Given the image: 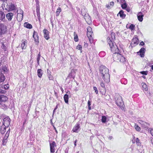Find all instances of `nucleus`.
Here are the masks:
<instances>
[{
  "instance_id": "nucleus-1",
  "label": "nucleus",
  "mask_w": 153,
  "mask_h": 153,
  "mask_svg": "<svg viewBox=\"0 0 153 153\" xmlns=\"http://www.w3.org/2000/svg\"><path fill=\"white\" fill-rule=\"evenodd\" d=\"M100 76L102 79L106 82L109 81V75L108 73V70L106 67L102 66L100 67Z\"/></svg>"
},
{
  "instance_id": "nucleus-2",
  "label": "nucleus",
  "mask_w": 153,
  "mask_h": 153,
  "mask_svg": "<svg viewBox=\"0 0 153 153\" xmlns=\"http://www.w3.org/2000/svg\"><path fill=\"white\" fill-rule=\"evenodd\" d=\"M113 57L114 60L117 62H123L125 61V57L118 53H114L113 55Z\"/></svg>"
},
{
  "instance_id": "nucleus-3",
  "label": "nucleus",
  "mask_w": 153,
  "mask_h": 153,
  "mask_svg": "<svg viewBox=\"0 0 153 153\" xmlns=\"http://www.w3.org/2000/svg\"><path fill=\"white\" fill-rule=\"evenodd\" d=\"M115 99L118 106L122 107L124 105V103L122 97L119 94H115Z\"/></svg>"
},
{
  "instance_id": "nucleus-4",
  "label": "nucleus",
  "mask_w": 153,
  "mask_h": 153,
  "mask_svg": "<svg viewBox=\"0 0 153 153\" xmlns=\"http://www.w3.org/2000/svg\"><path fill=\"white\" fill-rule=\"evenodd\" d=\"M108 42L112 51L114 53H117V52H118V50L117 45L115 44H114L109 38L108 39Z\"/></svg>"
},
{
  "instance_id": "nucleus-5",
  "label": "nucleus",
  "mask_w": 153,
  "mask_h": 153,
  "mask_svg": "<svg viewBox=\"0 0 153 153\" xmlns=\"http://www.w3.org/2000/svg\"><path fill=\"white\" fill-rule=\"evenodd\" d=\"M87 36L89 39L90 43H92L93 42V39L92 37L93 34V32L92 31V29L90 27H87Z\"/></svg>"
},
{
  "instance_id": "nucleus-6",
  "label": "nucleus",
  "mask_w": 153,
  "mask_h": 153,
  "mask_svg": "<svg viewBox=\"0 0 153 153\" xmlns=\"http://www.w3.org/2000/svg\"><path fill=\"white\" fill-rule=\"evenodd\" d=\"M5 9L9 11H10L14 10L15 9V6L14 4L12 3H9L7 4L5 7Z\"/></svg>"
},
{
  "instance_id": "nucleus-7",
  "label": "nucleus",
  "mask_w": 153,
  "mask_h": 153,
  "mask_svg": "<svg viewBox=\"0 0 153 153\" xmlns=\"http://www.w3.org/2000/svg\"><path fill=\"white\" fill-rule=\"evenodd\" d=\"M6 26L2 23H0V37L5 33L7 30Z\"/></svg>"
},
{
  "instance_id": "nucleus-8",
  "label": "nucleus",
  "mask_w": 153,
  "mask_h": 153,
  "mask_svg": "<svg viewBox=\"0 0 153 153\" xmlns=\"http://www.w3.org/2000/svg\"><path fill=\"white\" fill-rule=\"evenodd\" d=\"M10 120L8 117H5L3 120V123L5 126L8 127L10 125Z\"/></svg>"
},
{
  "instance_id": "nucleus-9",
  "label": "nucleus",
  "mask_w": 153,
  "mask_h": 153,
  "mask_svg": "<svg viewBox=\"0 0 153 153\" xmlns=\"http://www.w3.org/2000/svg\"><path fill=\"white\" fill-rule=\"evenodd\" d=\"M86 10L84 9L83 10H81V12L82 13V16L84 17V18L85 20L86 21H89L90 20V17L88 16V13H85L84 12H86Z\"/></svg>"
},
{
  "instance_id": "nucleus-10",
  "label": "nucleus",
  "mask_w": 153,
  "mask_h": 153,
  "mask_svg": "<svg viewBox=\"0 0 153 153\" xmlns=\"http://www.w3.org/2000/svg\"><path fill=\"white\" fill-rule=\"evenodd\" d=\"M138 122L141 125L142 127L144 128H148L149 125V124L148 123L142 120H139Z\"/></svg>"
},
{
  "instance_id": "nucleus-11",
  "label": "nucleus",
  "mask_w": 153,
  "mask_h": 153,
  "mask_svg": "<svg viewBox=\"0 0 153 153\" xmlns=\"http://www.w3.org/2000/svg\"><path fill=\"white\" fill-rule=\"evenodd\" d=\"M33 37L36 44H38L39 42V38L37 32L34 31L33 35Z\"/></svg>"
},
{
  "instance_id": "nucleus-12",
  "label": "nucleus",
  "mask_w": 153,
  "mask_h": 153,
  "mask_svg": "<svg viewBox=\"0 0 153 153\" xmlns=\"http://www.w3.org/2000/svg\"><path fill=\"white\" fill-rule=\"evenodd\" d=\"M50 151L51 153H54L55 152V146H56V143L55 142L53 141L52 143L50 144Z\"/></svg>"
},
{
  "instance_id": "nucleus-13",
  "label": "nucleus",
  "mask_w": 153,
  "mask_h": 153,
  "mask_svg": "<svg viewBox=\"0 0 153 153\" xmlns=\"http://www.w3.org/2000/svg\"><path fill=\"white\" fill-rule=\"evenodd\" d=\"M19 13H18L17 18L19 21H21L22 20L23 18V11L20 10Z\"/></svg>"
},
{
  "instance_id": "nucleus-14",
  "label": "nucleus",
  "mask_w": 153,
  "mask_h": 153,
  "mask_svg": "<svg viewBox=\"0 0 153 153\" xmlns=\"http://www.w3.org/2000/svg\"><path fill=\"white\" fill-rule=\"evenodd\" d=\"M44 37L46 39L48 40L49 38L48 31L46 29H44L43 30Z\"/></svg>"
},
{
  "instance_id": "nucleus-15",
  "label": "nucleus",
  "mask_w": 153,
  "mask_h": 153,
  "mask_svg": "<svg viewBox=\"0 0 153 153\" xmlns=\"http://www.w3.org/2000/svg\"><path fill=\"white\" fill-rule=\"evenodd\" d=\"M138 43V39L136 37L132 39L131 43V45L133 46L137 45Z\"/></svg>"
},
{
  "instance_id": "nucleus-16",
  "label": "nucleus",
  "mask_w": 153,
  "mask_h": 153,
  "mask_svg": "<svg viewBox=\"0 0 153 153\" xmlns=\"http://www.w3.org/2000/svg\"><path fill=\"white\" fill-rule=\"evenodd\" d=\"M144 15L141 12H139L137 14V18L139 21L142 22Z\"/></svg>"
},
{
  "instance_id": "nucleus-17",
  "label": "nucleus",
  "mask_w": 153,
  "mask_h": 153,
  "mask_svg": "<svg viewBox=\"0 0 153 153\" xmlns=\"http://www.w3.org/2000/svg\"><path fill=\"white\" fill-rule=\"evenodd\" d=\"M5 14L2 11L0 10V21H4L5 18Z\"/></svg>"
},
{
  "instance_id": "nucleus-18",
  "label": "nucleus",
  "mask_w": 153,
  "mask_h": 153,
  "mask_svg": "<svg viewBox=\"0 0 153 153\" xmlns=\"http://www.w3.org/2000/svg\"><path fill=\"white\" fill-rule=\"evenodd\" d=\"M13 13H9L7 14L6 17L9 21H11L13 17Z\"/></svg>"
},
{
  "instance_id": "nucleus-19",
  "label": "nucleus",
  "mask_w": 153,
  "mask_h": 153,
  "mask_svg": "<svg viewBox=\"0 0 153 153\" xmlns=\"http://www.w3.org/2000/svg\"><path fill=\"white\" fill-rule=\"evenodd\" d=\"M27 42L26 40H22L21 44V47L22 49H25L27 47Z\"/></svg>"
},
{
  "instance_id": "nucleus-20",
  "label": "nucleus",
  "mask_w": 153,
  "mask_h": 153,
  "mask_svg": "<svg viewBox=\"0 0 153 153\" xmlns=\"http://www.w3.org/2000/svg\"><path fill=\"white\" fill-rule=\"evenodd\" d=\"M7 100V97L3 95H0V101L5 102Z\"/></svg>"
},
{
  "instance_id": "nucleus-21",
  "label": "nucleus",
  "mask_w": 153,
  "mask_h": 153,
  "mask_svg": "<svg viewBox=\"0 0 153 153\" xmlns=\"http://www.w3.org/2000/svg\"><path fill=\"white\" fill-rule=\"evenodd\" d=\"M119 14L120 15V17L123 19L126 16V14L124 13L123 11L122 10H120L118 14H117V16H118Z\"/></svg>"
},
{
  "instance_id": "nucleus-22",
  "label": "nucleus",
  "mask_w": 153,
  "mask_h": 153,
  "mask_svg": "<svg viewBox=\"0 0 153 153\" xmlns=\"http://www.w3.org/2000/svg\"><path fill=\"white\" fill-rule=\"evenodd\" d=\"M5 80V77L4 75L2 73L0 74V83L3 82Z\"/></svg>"
},
{
  "instance_id": "nucleus-23",
  "label": "nucleus",
  "mask_w": 153,
  "mask_h": 153,
  "mask_svg": "<svg viewBox=\"0 0 153 153\" xmlns=\"http://www.w3.org/2000/svg\"><path fill=\"white\" fill-rule=\"evenodd\" d=\"M79 128V124H76L73 128L72 131L74 132H78V130Z\"/></svg>"
},
{
  "instance_id": "nucleus-24",
  "label": "nucleus",
  "mask_w": 153,
  "mask_h": 153,
  "mask_svg": "<svg viewBox=\"0 0 153 153\" xmlns=\"http://www.w3.org/2000/svg\"><path fill=\"white\" fill-rule=\"evenodd\" d=\"M6 127L7 126H5L4 125H2L1 126L0 131L2 134H4L6 131Z\"/></svg>"
},
{
  "instance_id": "nucleus-25",
  "label": "nucleus",
  "mask_w": 153,
  "mask_h": 153,
  "mask_svg": "<svg viewBox=\"0 0 153 153\" xmlns=\"http://www.w3.org/2000/svg\"><path fill=\"white\" fill-rule=\"evenodd\" d=\"M145 49L144 48H142L139 51L140 55L141 57L144 56V53L145 52Z\"/></svg>"
},
{
  "instance_id": "nucleus-26",
  "label": "nucleus",
  "mask_w": 153,
  "mask_h": 153,
  "mask_svg": "<svg viewBox=\"0 0 153 153\" xmlns=\"http://www.w3.org/2000/svg\"><path fill=\"white\" fill-rule=\"evenodd\" d=\"M42 74V70L41 69H38L37 70V75L38 77L41 78Z\"/></svg>"
},
{
  "instance_id": "nucleus-27",
  "label": "nucleus",
  "mask_w": 153,
  "mask_h": 153,
  "mask_svg": "<svg viewBox=\"0 0 153 153\" xmlns=\"http://www.w3.org/2000/svg\"><path fill=\"white\" fill-rule=\"evenodd\" d=\"M24 26L26 28L29 29L31 28L32 27V26L31 24L27 22L24 23Z\"/></svg>"
},
{
  "instance_id": "nucleus-28",
  "label": "nucleus",
  "mask_w": 153,
  "mask_h": 153,
  "mask_svg": "<svg viewBox=\"0 0 153 153\" xmlns=\"http://www.w3.org/2000/svg\"><path fill=\"white\" fill-rule=\"evenodd\" d=\"M64 99L65 102L66 103H68V95L67 94H65L64 97Z\"/></svg>"
},
{
  "instance_id": "nucleus-29",
  "label": "nucleus",
  "mask_w": 153,
  "mask_h": 153,
  "mask_svg": "<svg viewBox=\"0 0 153 153\" xmlns=\"http://www.w3.org/2000/svg\"><path fill=\"white\" fill-rule=\"evenodd\" d=\"M111 39H110V38L109 37L107 39V40L108 39H109V38L111 40H114V39H115V34L114 33H111Z\"/></svg>"
},
{
  "instance_id": "nucleus-30",
  "label": "nucleus",
  "mask_w": 153,
  "mask_h": 153,
  "mask_svg": "<svg viewBox=\"0 0 153 153\" xmlns=\"http://www.w3.org/2000/svg\"><path fill=\"white\" fill-rule=\"evenodd\" d=\"M114 2L113 1L111 2L107 5L106 7L108 8H111L113 7L114 5Z\"/></svg>"
},
{
  "instance_id": "nucleus-31",
  "label": "nucleus",
  "mask_w": 153,
  "mask_h": 153,
  "mask_svg": "<svg viewBox=\"0 0 153 153\" xmlns=\"http://www.w3.org/2000/svg\"><path fill=\"white\" fill-rule=\"evenodd\" d=\"M143 88V89L145 90V91H147L148 90V87L147 85L144 83H142Z\"/></svg>"
},
{
  "instance_id": "nucleus-32",
  "label": "nucleus",
  "mask_w": 153,
  "mask_h": 153,
  "mask_svg": "<svg viewBox=\"0 0 153 153\" xmlns=\"http://www.w3.org/2000/svg\"><path fill=\"white\" fill-rule=\"evenodd\" d=\"M0 87L2 89H4L5 90H6L8 89L9 86H8L7 85H1Z\"/></svg>"
},
{
  "instance_id": "nucleus-33",
  "label": "nucleus",
  "mask_w": 153,
  "mask_h": 153,
  "mask_svg": "<svg viewBox=\"0 0 153 153\" xmlns=\"http://www.w3.org/2000/svg\"><path fill=\"white\" fill-rule=\"evenodd\" d=\"M61 8L59 7L58 8L56 12V16H58L59 15V14L61 12Z\"/></svg>"
},
{
  "instance_id": "nucleus-34",
  "label": "nucleus",
  "mask_w": 153,
  "mask_h": 153,
  "mask_svg": "<svg viewBox=\"0 0 153 153\" xmlns=\"http://www.w3.org/2000/svg\"><path fill=\"white\" fill-rule=\"evenodd\" d=\"M134 127L135 129L137 131H140L141 130V128L140 127H139L136 124H135Z\"/></svg>"
},
{
  "instance_id": "nucleus-35",
  "label": "nucleus",
  "mask_w": 153,
  "mask_h": 153,
  "mask_svg": "<svg viewBox=\"0 0 153 153\" xmlns=\"http://www.w3.org/2000/svg\"><path fill=\"white\" fill-rule=\"evenodd\" d=\"M39 6H37L36 9V11L37 13V16L38 17L40 16V12H39Z\"/></svg>"
},
{
  "instance_id": "nucleus-36",
  "label": "nucleus",
  "mask_w": 153,
  "mask_h": 153,
  "mask_svg": "<svg viewBox=\"0 0 153 153\" xmlns=\"http://www.w3.org/2000/svg\"><path fill=\"white\" fill-rule=\"evenodd\" d=\"M123 3L121 4V7L123 9H125L127 7L126 3L125 1Z\"/></svg>"
},
{
  "instance_id": "nucleus-37",
  "label": "nucleus",
  "mask_w": 153,
  "mask_h": 153,
  "mask_svg": "<svg viewBox=\"0 0 153 153\" xmlns=\"http://www.w3.org/2000/svg\"><path fill=\"white\" fill-rule=\"evenodd\" d=\"M136 142L137 145L139 146H140L141 144V142H140L138 138H136Z\"/></svg>"
},
{
  "instance_id": "nucleus-38",
  "label": "nucleus",
  "mask_w": 153,
  "mask_h": 153,
  "mask_svg": "<svg viewBox=\"0 0 153 153\" xmlns=\"http://www.w3.org/2000/svg\"><path fill=\"white\" fill-rule=\"evenodd\" d=\"M2 69L4 72L5 73L8 70L7 67L6 66H3L2 67Z\"/></svg>"
},
{
  "instance_id": "nucleus-39",
  "label": "nucleus",
  "mask_w": 153,
  "mask_h": 153,
  "mask_svg": "<svg viewBox=\"0 0 153 153\" xmlns=\"http://www.w3.org/2000/svg\"><path fill=\"white\" fill-rule=\"evenodd\" d=\"M76 33L74 32V40L76 42H77L78 40V36L77 35H76Z\"/></svg>"
},
{
  "instance_id": "nucleus-40",
  "label": "nucleus",
  "mask_w": 153,
  "mask_h": 153,
  "mask_svg": "<svg viewBox=\"0 0 153 153\" xmlns=\"http://www.w3.org/2000/svg\"><path fill=\"white\" fill-rule=\"evenodd\" d=\"M106 118L105 116H102V121L103 123H105L106 121Z\"/></svg>"
},
{
  "instance_id": "nucleus-41",
  "label": "nucleus",
  "mask_w": 153,
  "mask_h": 153,
  "mask_svg": "<svg viewBox=\"0 0 153 153\" xmlns=\"http://www.w3.org/2000/svg\"><path fill=\"white\" fill-rule=\"evenodd\" d=\"M47 76L49 80H52L53 79V76L51 75V74H48Z\"/></svg>"
},
{
  "instance_id": "nucleus-42",
  "label": "nucleus",
  "mask_w": 153,
  "mask_h": 153,
  "mask_svg": "<svg viewBox=\"0 0 153 153\" xmlns=\"http://www.w3.org/2000/svg\"><path fill=\"white\" fill-rule=\"evenodd\" d=\"M129 28L131 30H133L134 29V26L133 25L131 24L129 26Z\"/></svg>"
},
{
  "instance_id": "nucleus-43",
  "label": "nucleus",
  "mask_w": 153,
  "mask_h": 153,
  "mask_svg": "<svg viewBox=\"0 0 153 153\" xmlns=\"http://www.w3.org/2000/svg\"><path fill=\"white\" fill-rule=\"evenodd\" d=\"M76 49L81 50L82 49V46L81 45H78L76 47Z\"/></svg>"
},
{
  "instance_id": "nucleus-44",
  "label": "nucleus",
  "mask_w": 153,
  "mask_h": 153,
  "mask_svg": "<svg viewBox=\"0 0 153 153\" xmlns=\"http://www.w3.org/2000/svg\"><path fill=\"white\" fill-rule=\"evenodd\" d=\"M0 88V93L1 94H5L6 92V91L1 89Z\"/></svg>"
},
{
  "instance_id": "nucleus-45",
  "label": "nucleus",
  "mask_w": 153,
  "mask_h": 153,
  "mask_svg": "<svg viewBox=\"0 0 153 153\" xmlns=\"http://www.w3.org/2000/svg\"><path fill=\"white\" fill-rule=\"evenodd\" d=\"M93 89L94 90L95 92L97 94H98V91L97 88L96 87H94Z\"/></svg>"
},
{
  "instance_id": "nucleus-46",
  "label": "nucleus",
  "mask_w": 153,
  "mask_h": 153,
  "mask_svg": "<svg viewBox=\"0 0 153 153\" xmlns=\"http://www.w3.org/2000/svg\"><path fill=\"white\" fill-rule=\"evenodd\" d=\"M140 73L142 74L147 75V74L148 72L147 71H143L140 72Z\"/></svg>"
},
{
  "instance_id": "nucleus-47",
  "label": "nucleus",
  "mask_w": 153,
  "mask_h": 153,
  "mask_svg": "<svg viewBox=\"0 0 153 153\" xmlns=\"http://www.w3.org/2000/svg\"><path fill=\"white\" fill-rule=\"evenodd\" d=\"M1 47L2 49L4 50H5L7 48L6 46L3 43H2V46H1Z\"/></svg>"
},
{
  "instance_id": "nucleus-48",
  "label": "nucleus",
  "mask_w": 153,
  "mask_h": 153,
  "mask_svg": "<svg viewBox=\"0 0 153 153\" xmlns=\"http://www.w3.org/2000/svg\"><path fill=\"white\" fill-rule=\"evenodd\" d=\"M7 140L3 139L2 142H3V145H5L6 144V143L7 142Z\"/></svg>"
},
{
  "instance_id": "nucleus-49",
  "label": "nucleus",
  "mask_w": 153,
  "mask_h": 153,
  "mask_svg": "<svg viewBox=\"0 0 153 153\" xmlns=\"http://www.w3.org/2000/svg\"><path fill=\"white\" fill-rule=\"evenodd\" d=\"M149 131H150L151 134L153 136V129L152 128H149Z\"/></svg>"
},
{
  "instance_id": "nucleus-50",
  "label": "nucleus",
  "mask_w": 153,
  "mask_h": 153,
  "mask_svg": "<svg viewBox=\"0 0 153 153\" xmlns=\"http://www.w3.org/2000/svg\"><path fill=\"white\" fill-rule=\"evenodd\" d=\"M117 2H119L120 3L122 4L123 3H124L125 2V0H117Z\"/></svg>"
},
{
  "instance_id": "nucleus-51",
  "label": "nucleus",
  "mask_w": 153,
  "mask_h": 153,
  "mask_svg": "<svg viewBox=\"0 0 153 153\" xmlns=\"http://www.w3.org/2000/svg\"><path fill=\"white\" fill-rule=\"evenodd\" d=\"M40 57H38L37 58V64H38V65H39V60H40Z\"/></svg>"
},
{
  "instance_id": "nucleus-52",
  "label": "nucleus",
  "mask_w": 153,
  "mask_h": 153,
  "mask_svg": "<svg viewBox=\"0 0 153 153\" xmlns=\"http://www.w3.org/2000/svg\"><path fill=\"white\" fill-rule=\"evenodd\" d=\"M9 130L7 132L5 135V136H7V138L9 136V133L10 132V131H9Z\"/></svg>"
},
{
  "instance_id": "nucleus-53",
  "label": "nucleus",
  "mask_w": 153,
  "mask_h": 153,
  "mask_svg": "<svg viewBox=\"0 0 153 153\" xmlns=\"http://www.w3.org/2000/svg\"><path fill=\"white\" fill-rule=\"evenodd\" d=\"M91 101L90 100H88V106H90L91 105Z\"/></svg>"
},
{
  "instance_id": "nucleus-54",
  "label": "nucleus",
  "mask_w": 153,
  "mask_h": 153,
  "mask_svg": "<svg viewBox=\"0 0 153 153\" xmlns=\"http://www.w3.org/2000/svg\"><path fill=\"white\" fill-rule=\"evenodd\" d=\"M135 137H134L132 140V142L133 143H135Z\"/></svg>"
},
{
  "instance_id": "nucleus-55",
  "label": "nucleus",
  "mask_w": 153,
  "mask_h": 153,
  "mask_svg": "<svg viewBox=\"0 0 153 153\" xmlns=\"http://www.w3.org/2000/svg\"><path fill=\"white\" fill-rule=\"evenodd\" d=\"M100 85L102 87H104L105 86L104 83L102 82L100 83Z\"/></svg>"
},
{
  "instance_id": "nucleus-56",
  "label": "nucleus",
  "mask_w": 153,
  "mask_h": 153,
  "mask_svg": "<svg viewBox=\"0 0 153 153\" xmlns=\"http://www.w3.org/2000/svg\"><path fill=\"white\" fill-rule=\"evenodd\" d=\"M144 44V43L143 42V41H142L141 42H140V45H142V46Z\"/></svg>"
},
{
  "instance_id": "nucleus-57",
  "label": "nucleus",
  "mask_w": 153,
  "mask_h": 153,
  "mask_svg": "<svg viewBox=\"0 0 153 153\" xmlns=\"http://www.w3.org/2000/svg\"><path fill=\"white\" fill-rule=\"evenodd\" d=\"M47 73L48 74H51V72L48 69H47Z\"/></svg>"
},
{
  "instance_id": "nucleus-58",
  "label": "nucleus",
  "mask_w": 153,
  "mask_h": 153,
  "mask_svg": "<svg viewBox=\"0 0 153 153\" xmlns=\"http://www.w3.org/2000/svg\"><path fill=\"white\" fill-rule=\"evenodd\" d=\"M77 142V140H76L74 141V144L75 146H76V143Z\"/></svg>"
},
{
  "instance_id": "nucleus-59",
  "label": "nucleus",
  "mask_w": 153,
  "mask_h": 153,
  "mask_svg": "<svg viewBox=\"0 0 153 153\" xmlns=\"http://www.w3.org/2000/svg\"><path fill=\"white\" fill-rule=\"evenodd\" d=\"M112 138V137H111V136H110V137H108V138L109 140H111Z\"/></svg>"
},
{
  "instance_id": "nucleus-60",
  "label": "nucleus",
  "mask_w": 153,
  "mask_h": 153,
  "mask_svg": "<svg viewBox=\"0 0 153 153\" xmlns=\"http://www.w3.org/2000/svg\"><path fill=\"white\" fill-rule=\"evenodd\" d=\"M56 107H57V106H56ZM56 108L54 109L53 111V113H54V112L56 110Z\"/></svg>"
},
{
  "instance_id": "nucleus-61",
  "label": "nucleus",
  "mask_w": 153,
  "mask_h": 153,
  "mask_svg": "<svg viewBox=\"0 0 153 153\" xmlns=\"http://www.w3.org/2000/svg\"><path fill=\"white\" fill-rule=\"evenodd\" d=\"M54 129H55L56 132V133H57V130H56V128L55 127H54Z\"/></svg>"
},
{
  "instance_id": "nucleus-62",
  "label": "nucleus",
  "mask_w": 153,
  "mask_h": 153,
  "mask_svg": "<svg viewBox=\"0 0 153 153\" xmlns=\"http://www.w3.org/2000/svg\"><path fill=\"white\" fill-rule=\"evenodd\" d=\"M7 136H4V139H6V140H7Z\"/></svg>"
},
{
  "instance_id": "nucleus-63",
  "label": "nucleus",
  "mask_w": 153,
  "mask_h": 153,
  "mask_svg": "<svg viewBox=\"0 0 153 153\" xmlns=\"http://www.w3.org/2000/svg\"><path fill=\"white\" fill-rule=\"evenodd\" d=\"M151 69L152 70H153V65H152L151 66Z\"/></svg>"
},
{
  "instance_id": "nucleus-64",
  "label": "nucleus",
  "mask_w": 153,
  "mask_h": 153,
  "mask_svg": "<svg viewBox=\"0 0 153 153\" xmlns=\"http://www.w3.org/2000/svg\"><path fill=\"white\" fill-rule=\"evenodd\" d=\"M152 143L153 144V139L151 140Z\"/></svg>"
}]
</instances>
